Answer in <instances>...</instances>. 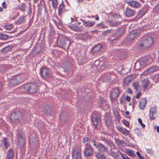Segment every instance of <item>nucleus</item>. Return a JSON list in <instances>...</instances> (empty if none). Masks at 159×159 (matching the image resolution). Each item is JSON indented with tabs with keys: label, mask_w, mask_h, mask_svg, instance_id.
Instances as JSON below:
<instances>
[{
	"label": "nucleus",
	"mask_w": 159,
	"mask_h": 159,
	"mask_svg": "<svg viewBox=\"0 0 159 159\" xmlns=\"http://www.w3.org/2000/svg\"><path fill=\"white\" fill-rule=\"evenodd\" d=\"M152 60V56L150 55L141 58L139 60L140 68L141 69L143 68L145 66L148 65L149 63H151Z\"/></svg>",
	"instance_id": "obj_5"
},
{
	"label": "nucleus",
	"mask_w": 159,
	"mask_h": 159,
	"mask_svg": "<svg viewBox=\"0 0 159 159\" xmlns=\"http://www.w3.org/2000/svg\"><path fill=\"white\" fill-rule=\"evenodd\" d=\"M80 20L84 22V24L85 25V26L86 27L87 26H91L93 25L95 23L94 22H91L89 21H85L82 19Z\"/></svg>",
	"instance_id": "obj_29"
},
{
	"label": "nucleus",
	"mask_w": 159,
	"mask_h": 159,
	"mask_svg": "<svg viewBox=\"0 0 159 159\" xmlns=\"http://www.w3.org/2000/svg\"><path fill=\"white\" fill-rule=\"evenodd\" d=\"M139 33V31H135L131 32L130 34V39L131 40L133 39L135 37L137 36Z\"/></svg>",
	"instance_id": "obj_28"
},
{
	"label": "nucleus",
	"mask_w": 159,
	"mask_h": 159,
	"mask_svg": "<svg viewBox=\"0 0 159 159\" xmlns=\"http://www.w3.org/2000/svg\"><path fill=\"white\" fill-rule=\"evenodd\" d=\"M139 48H146V45L144 43L143 40L142 41V43L139 44Z\"/></svg>",
	"instance_id": "obj_45"
},
{
	"label": "nucleus",
	"mask_w": 159,
	"mask_h": 159,
	"mask_svg": "<svg viewBox=\"0 0 159 159\" xmlns=\"http://www.w3.org/2000/svg\"><path fill=\"white\" fill-rule=\"evenodd\" d=\"M71 67V64L69 62H67L65 63L64 68L65 71H67L70 70Z\"/></svg>",
	"instance_id": "obj_26"
},
{
	"label": "nucleus",
	"mask_w": 159,
	"mask_h": 159,
	"mask_svg": "<svg viewBox=\"0 0 159 159\" xmlns=\"http://www.w3.org/2000/svg\"><path fill=\"white\" fill-rule=\"evenodd\" d=\"M141 92H138L137 93V95L136 96V98L137 99H138L139 98L140 96L141 95Z\"/></svg>",
	"instance_id": "obj_60"
},
{
	"label": "nucleus",
	"mask_w": 159,
	"mask_h": 159,
	"mask_svg": "<svg viewBox=\"0 0 159 159\" xmlns=\"http://www.w3.org/2000/svg\"><path fill=\"white\" fill-rule=\"evenodd\" d=\"M102 61L103 62L100 65V68L102 70L106 69L107 67V62L105 61Z\"/></svg>",
	"instance_id": "obj_33"
},
{
	"label": "nucleus",
	"mask_w": 159,
	"mask_h": 159,
	"mask_svg": "<svg viewBox=\"0 0 159 159\" xmlns=\"http://www.w3.org/2000/svg\"><path fill=\"white\" fill-rule=\"evenodd\" d=\"M127 92L130 94H132L133 93L132 91L131 90L130 88H128V90H127Z\"/></svg>",
	"instance_id": "obj_61"
},
{
	"label": "nucleus",
	"mask_w": 159,
	"mask_h": 159,
	"mask_svg": "<svg viewBox=\"0 0 159 159\" xmlns=\"http://www.w3.org/2000/svg\"><path fill=\"white\" fill-rule=\"evenodd\" d=\"M131 78L129 79L128 77H126L124 80V82L127 84H128L131 82Z\"/></svg>",
	"instance_id": "obj_44"
},
{
	"label": "nucleus",
	"mask_w": 159,
	"mask_h": 159,
	"mask_svg": "<svg viewBox=\"0 0 159 159\" xmlns=\"http://www.w3.org/2000/svg\"><path fill=\"white\" fill-rule=\"evenodd\" d=\"M2 142L5 146V148H7L9 146V144L7 142V139L6 138H4L2 141Z\"/></svg>",
	"instance_id": "obj_37"
},
{
	"label": "nucleus",
	"mask_w": 159,
	"mask_h": 159,
	"mask_svg": "<svg viewBox=\"0 0 159 159\" xmlns=\"http://www.w3.org/2000/svg\"><path fill=\"white\" fill-rule=\"evenodd\" d=\"M93 148H85V149L84 151V156L87 158L90 157L91 156H93Z\"/></svg>",
	"instance_id": "obj_11"
},
{
	"label": "nucleus",
	"mask_w": 159,
	"mask_h": 159,
	"mask_svg": "<svg viewBox=\"0 0 159 159\" xmlns=\"http://www.w3.org/2000/svg\"><path fill=\"white\" fill-rule=\"evenodd\" d=\"M102 62V61H100L98 60H96L94 62V65L97 67H99Z\"/></svg>",
	"instance_id": "obj_46"
},
{
	"label": "nucleus",
	"mask_w": 159,
	"mask_h": 159,
	"mask_svg": "<svg viewBox=\"0 0 159 159\" xmlns=\"http://www.w3.org/2000/svg\"><path fill=\"white\" fill-rule=\"evenodd\" d=\"M120 155L123 158V159H127L126 157V155L124 154H122L121 153H120Z\"/></svg>",
	"instance_id": "obj_62"
},
{
	"label": "nucleus",
	"mask_w": 159,
	"mask_h": 159,
	"mask_svg": "<svg viewBox=\"0 0 159 159\" xmlns=\"http://www.w3.org/2000/svg\"><path fill=\"white\" fill-rule=\"evenodd\" d=\"M86 62V60L83 57L79 58L78 59V62L79 65H83Z\"/></svg>",
	"instance_id": "obj_30"
},
{
	"label": "nucleus",
	"mask_w": 159,
	"mask_h": 159,
	"mask_svg": "<svg viewBox=\"0 0 159 159\" xmlns=\"http://www.w3.org/2000/svg\"><path fill=\"white\" fill-rule=\"evenodd\" d=\"M125 31L124 30L120 29L118 30L116 33L114 35V40H116L119 39L120 36L124 34Z\"/></svg>",
	"instance_id": "obj_15"
},
{
	"label": "nucleus",
	"mask_w": 159,
	"mask_h": 159,
	"mask_svg": "<svg viewBox=\"0 0 159 159\" xmlns=\"http://www.w3.org/2000/svg\"><path fill=\"white\" fill-rule=\"evenodd\" d=\"M14 152L12 149H10L7 152V157L8 159H13L14 157Z\"/></svg>",
	"instance_id": "obj_22"
},
{
	"label": "nucleus",
	"mask_w": 159,
	"mask_h": 159,
	"mask_svg": "<svg viewBox=\"0 0 159 159\" xmlns=\"http://www.w3.org/2000/svg\"><path fill=\"white\" fill-rule=\"evenodd\" d=\"M57 45L58 47L63 48H68L70 45L68 38L65 36L61 35L58 37Z\"/></svg>",
	"instance_id": "obj_2"
},
{
	"label": "nucleus",
	"mask_w": 159,
	"mask_h": 159,
	"mask_svg": "<svg viewBox=\"0 0 159 159\" xmlns=\"http://www.w3.org/2000/svg\"><path fill=\"white\" fill-rule=\"evenodd\" d=\"M21 88L26 93L31 94L36 92L38 89V85L36 83H29L23 85Z\"/></svg>",
	"instance_id": "obj_1"
},
{
	"label": "nucleus",
	"mask_w": 159,
	"mask_h": 159,
	"mask_svg": "<svg viewBox=\"0 0 159 159\" xmlns=\"http://www.w3.org/2000/svg\"><path fill=\"white\" fill-rule=\"evenodd\" d=\"M96 148H99V150H100L103 152H105L106 149V148L104 145L99 143H98V144H97Z\"/></svg>",
	"instance_id": "obj_25"
},
{
	"label": "nucleus",
	"mask_w": 159,
	"mask_h": 159,
	"mask_svg": "<svg viewBox=\"0 0 159 159\" xmlns=\"http://www.w3.org/2000/svg\"><path fill=\"white\" fill-rule=\"evenodd\" d=\"M147 100L146 98H142L141 99L139 102V107L141 109L143 110L145 107V105L147 103Z\"/></svg>",
	"instance_id": "obj_14"
},
{
	"label": "nucleus",
	"mask_w": 159,
	"mask_h": 159,
	"mask_svg": "<svg viewBox=\"0 0 159 159\" xmlns=\"http://www.w3.org/2000/svg\"><path fill=\"white\" fill-rule=\"evenodd\" d=\"M136 154L139 159H144L143 157L141 155L139 152L137 151L136 152Z\"/></svg>",
	"instance_id": "obj_50"
},
{
	"label": "nucleus",
	"mask_w": 159,
	"mask_h": 159,
	"mask_svg": "<svg viewBox=\"0 0 159 159\" xmlns=\"http://www.w3.org/2000/svg\"><path fill=\"white\" fill-rule=\"evenodd\" d=\"M130 99H131L130 97L128 96H126V97L125 98L126 100L128 102H129L130 101Z\"/></svg>",
	"instance_id": "obj_63"
},
{
	"label": "nucleus",
	"mask_w": 159,
	"mask_h": 159,
	"mask_svg": "<svg viewBox=\"0 0 159 159\" xmlns=\"http://www.w3.org/2000/svg\"><path fill=\"white\" fill-rule=\"evenodd\" d=\"M125 13L127 17H130L133 16L135 14L134 11L131 9L127 7Z\"/></svg>",
	"instance_id": "obj_16"
},
{
	"label": "nucleus",
	"mask_w": 159,
	"mask_h": 159,
	"mask_svg": "<svg viewBox=\"0 0 159 159\" xmlns=\"http://www.w3.org/2000/svg\"><path fill=\"white\" fill-rule=\"evenodd\" d=\"M120 93L119 90L117 88L115 89L114 90L113 93H111L110 94L111 98H112L113 99H117Z\"/></svg>",
	"instance_id": "obj_13"
},
{
	"label": "nucleus",
	"mask_w": 159,
	"mask_h": 159,
	"mask_svg": "<svg viewBox=\"0 0 159 159\" xmlns=\"http://www.w3.org/2000/svg\"><path fill=\"white\" fill-rule=\"evenodd\" d=\"M5 28L7 30H10L13 27V26L12 24H9V25H6L4 26Z\"/></svg>",
	"instance_id": "obj_42"
},
{
	"label": "nucleus",
	"mask_w": 159,
	"mask_h": 159,
	"mask_svg": "<svg viewBox=\"0 0 159 159\" xmlns=\"http://www.w3.org/2000/svg\"><path fill=\"white\" fill-rule=\"evenodd\" d=\"M125 153L129 156L132 157H135V154L134 153V151L129 149H127Z\"/></svg>",
	"instance_id": "obj_31"
},
{
	"label": "nucleus",
	"mask_w": 159,
	"mask_h": 159,
	"mask_svg": "<svg viewBox=\"0 0 159 159\" xmlns=\"http://www.w3.org/2000/svg\"><path fill=\"white\" fill-rule=\"evenodd\" d=\"M133 86L134 88H140V85L138 82H134L133 84Z\"/></svg>",
	"instance_id": "obj_55"
},
{
	"label": "nucleus",
	"mask_w": 159,
	"mask_h": 159,
	"mask_svg": "<svg viewBox=\"0 0 159 159\" xmlns=\"http://www.w3.org/2000/svg\"><path fill=\"white\" fill-rule=\"evenodd\" d=\"M154 9L156 12H159V6L158 4H157L155 7Z\"/></svg>",
	"instance_id": "obj_54"
},
{
	"label": "nucleus",
	"mask_w": 159,
	"mask_h": 159,
	"mask_svg": "<svg viewBox=\"0 0 159 159\" xmlns=\"http://www.w3.org/2000/svg\"><path fill=\"white\" fill-rule=\"evenodd\" d=\"M18 139L20 140H25L24 135L21 133H19L17 135Z\"/></svg>",
	"instance_id": "obj_40"
},
{
	"label": "nucleus",
	"mask_w": 159,
	"mask_h": 159,
	"mask_svg": "<svg viewBox=\"0 0 159 159\" xmlns=\"http://www.w3.org/2000/svg\"><path fill=\"white\" fill-rule=\"evenodd\" d=\"M44 108V111L45 113L49 115L51 113L52 111V105L51 104H44L43 106Z\"/></svg>",
	"instance_id": "obj_9"
},
{
	"label": "nucleus",
	"mask_w": 159,
	"mask_h": 159,
	"mask_svg": "<svg viewBox=\"0 0 159 159\" xmlns=\"http://www.w3.org/2000/svg\"><path fill=\"white\" fill-rule=\"evenodd\" d=\"M84 78L83 76L80 75H79L78 77L75 79V80L77 82H80Z\"/></svg>",
	"instance_id": "obj_43"
},
{
	"label": "nucleus",
	"mask_w": 159,
	"mask_h": 159,
	"mask_svg": "<svg viewBox=\"0 0 159 159\" xmlns=\"http://www.w3.org/2000/svg\"><path fill=\"white\" fill-rule=\"evenodd\" d=\"M117 129L123 134L125 135H127L129 134V130L125 128H123L122 127L119 126L117 127Z\"/></svg>",
	"instance_id": "obj_20"
},
{
	"label": "nucleus",
	"mask_w": 159,
	"mask_h": 159,
	"mask_svg": "<svg viewBox=\"0 0 159 159\" xmlns=\"http://www.w3.org/2000/svg\"><path fill=\"white\" fill-rule=\"evenodd\" d=\"M98 155L96 156V157L98 159H105V156L104 154L102 155V154H100V157L98 156Z\"/></svg>",
	"instance_id": "obj_48"
},
{
	"label": "nucleus",
	"mask_w": 159,
	"mask_h": 159,
	"mask_svg": "<svg viewBox=\"0 0 159 159\" xmlns=\"http://www.w3.org/2000/svg\"><path fill=\"white\" fill-rule=\"evenodd\" d=\"M106 101L103 98H101L99 100V106L100 107L102 108L105 105Z\"/></svg>",
	"instance_id": "obj_32"
},
{
	"label": "nucleus",
	"mask_w": 159,
	"mask_h": 159,
	"mask_svg": "<svg viewBox=\"0 0 159 159\" xmlns=\"http://www.w3.org/2000/svg\"><path fill=\"white\" fill-rule=\"evenodd\" d=\"M143 40L144 43L146 48L150 47L153 44L154 41L153 38L152 36L146 37Z\"/></svg>",
	"instance_id": "obj_8"
},
{
	"label": "nucleus",
	"mask_w": 159,
	"mask_h": 159,
	"mask_svg": "<svg viewBox=\"0 0 159 159\" xmlns=\"http://www.w3.org/2000/svg\"><path fill=\"white\" fill-rule=\"evenodd\" d=\"M12 48V45H8V46L4 47L1 50V52L2 53H5L6 52H8L11 51Z\"/></svg>",
	"instance_id": "obj_19"
},
{
	"label": "nucleus",
	"mask_w": 159,
	"mask_h": 159,
	"mask_svg": "<svg viewBox=\"0 0 159 159\" xmlns=\"http://www.w3.org/2000/svg\"><path fill=\"white\" fill-rule=\"evenodd\" d=\"M127 3L130 6L135 8H138L141 5L139 2L134 0L129 1L127 2Z\"/></svg>",
	"instance_id": "obj_12"
},
{
	"label": "nucleus",
	"mask_w": 159,
	"mask_h": 159,
	"mask_svg": "<svg viewBox=\"0 0 159 159\" xmlns=\"http://www.w3.org/2000/svg\"><path fill=\"white\" fill-rule=\"evenodd\" d=\"M154 78L156 80L159 79V75L158 74H156L154 76Z\"/></svg>",
	"instance_id": "obj_64"
},
{
	"label": "nucleus",
	"mask_w": 159,
	"mask_h": 159,
	"mask_svg": "<svg viewBox=\"0 0 159 159\" xmlns=\"http://www.w3.org/2000/svg\"><path fill=\"white\" fill-rule=\"evenodd\" d=\"M41 48L40 47H36L35 49L36 51V53H37L39 54L41 51Z\"/></svg>",
	"instance_id": "obj_51"
},
{
	"label": "nucleus",
	"mask_w": 159,
	"mask_h": 159,
	"mask_svg": "<svg viewBox=\"0 0 159 159\" xmlns=\"http://www.w3.org/2000/svg\"><path fill=\"white\" fill-rule=\"evenodd\" d=\"M50 70L48 67H42L40 70V74L42 77L45 78H49L52 76L50 73Z\"/></svg>",
	"instance_id": "obj_6"
},
{
	"label": "nucleus",
	"mask_w": 159,
	"mask_h": 159,
	"mask_svg": "<svg viewBox=\"0 0 159 159\" xmlns=\"http://www.w3.org/2000/svg\"><path fill=\"white\" fill-rule=\"evenodd\" d=\"M58 4L57 0H52V6L53 8L56 9Z\"/></svg>",
	"instance_id": "obj_39"
},
{
	"label": "nucleus",
	"mask_w": 159,
	"mask_h": 159,
	"mask_svg": "<svg viewBox=\"0 0 159 159\" xmlns=\"http://www.w3.org/2000/svg\"><path fill=\"white\" fill-rule=\"evenodd\" d=\"M88 141L90 142L91 140L89 139V138L88 137H85L83 138V142L84 143H85L86 142H88Z\"/></svg>",
	"instance_id": "obj_52"
},
{
	"label": "nucleus",
	"mask_w": 159,
	"mask_h": 159,
	"mask_svg": "<svg viewBox=\"0 0 159 159\" xmlns=\"http://www.w3.org/2000/svg\"><path fill=\"white\" fill-rule=\"evenodd\" d=\"M18 141L19 144L20 146V147L21 148H23L26 144L25 142V139L23 140H20V139H19Z\"/></svg>",
	"instance_id": "obj_38"
},
{
	"label": "nucleus",
	"mask_w": 159,
	"mask_h": 159,
	"mask_svg": "<svg viewBox=\"0 0 159 159\" xmlns=\"http://www.w3.org/2000/svg\"><path fill=\"white\" fill-rule=\"evenodd\" d=\"M156 70L155 68L153 67H150L145 72L147 74H148L149 73H152L155 71Z\"/></svg>",
	"instance_id": "obj_41"
},
{
	"label": "nucleus",
	"mask_w": 159,
	"mask_h": 159,
	"mask_svg": "<svg viewBox=\"0 0 159 159\" xmlns=\"http://www.w3.org/2000/svg\"><path fill=\"white\" fill-rule=\"evenodd\" d=\"M72 155L73 159H77L81 157V152L79 151H77L76 148H73L72 150Z\"/></svg>",
	"instance_id": "obj_10"
},
{
	"label": "nucleus",
	"mask_w": 159,
	"mask_h": 159,
	"mask_svg": "<svg viewBox=\"0 0 159 159\" xmlns=\"http://www.w3.org/2000/svg\"><path fill=\"white\" fill-rule=\"evenodd\" d=\"M138 121L139 123L142 126V127L143 128H144L145 127V125L143 123L142 120L140 118H139L138 119Z\"/></svg>",
	"instance_id": "obj_49"
},
{
	"label": "nucleus",
	"mask_w": 159,
	"mask_h": 159,
	"mask_svg": "<svg viewBox=\"0 0 159 159\" xmlns=\"http://www.w3.org/2000/svg\"><path fill=\"white\" fill-rule=\"evenodd\" d=\"M122 122H123V123L127 127H128L129 125V123L125 119L123 120L122 121Z\"/></svg>",
	"instance_id": "obj_47"
},
{
	"label": "nucleus",
	"mask_w": 159,
	"mask_h": 159,
	"mask_svg": "<svg viewBox=\"0 0 159 159\" xmlns=\"http://www.w3.org/2000/svg\"><path fill=\"white\" fill-rule=\"evenodd\" d=\"M22 119V115L20 111L12 112L10 117V119L11 123H18Z\"/></svg>",
	"instance_id": "obj_3"
},
{
	"label": "nucleus",
	"mask_w": 159,
	"mask_h": 159,
	"mask_svg": "<svg viewBox=\"0 0 159 159\" xmlns=\"http://www.w3.org/2000/svg\"><path fill=\"white\" fill-rule=\"evenodd\" d=\"M85 145H86V147H85V148H93L92 147L91 145L89 144H86Z\"/></svg>",
	"instance_id": "obj_59"
},
{
	"label": "nucleus",
	"mask_w": 159,
	"mask_h": 159,
	"mask_svg": "<svg viewBox=\"0 0 159 159\" xmlns=\"http://www.w3.org/2000/svg\"><path fill=\"white\" fill-rule=\"evenodd\" d=\"M127 57V53L125 52H120L119 55V57L120 59L121 60H123L124 59L126 58Z\"/></svg>",
	"instance_id": "obj_27"
},
{
	"label": "nucleus",
	"mask_w": 159,
	"mask_h": 159,
	"mask_svg": "<svg viewBox=\"0 0 159 159\" xmlns=\"http://www.w3.org/2000/svg\"><path fill=\"white\" fill-rule=\"evenodd\" d=\"M24 17L23 16L22 17H20V18L18 20L17 22L19 24H21L23 21V20L24 19Z\"/></svg>",
	"instance_id": "obj_53"
},
{
	"label": "nucleus",
	"mask_w": 159,
	"mask_h": 159,
	"mask_svg": "<svg viewBox=\"0 0 159 159\" xmlns=\"http://www.w3.org/2000/svg\"><path fill=\"white\" fill-rule=\"evenodd\" d=\"M65 7V5L63 2V1H62V3L60 4L58 8V15L60 16L62 13H63L64 12V11H63L62 10L63 8Z\"/></svg>",
	"instance_id": "obj_24"
},
{
	"label": "nucleus",
	"mask_w": 159,
	"mask_h": 159,
	"mask_svg": "<svg viewBox=\"0 0 159 159\" xmlns=\"http://www.w3.org/2000/svg\"><path fill=\"white\" fill-rule=\"evenodd\" d=\"M111 119L110 118H109L107 119L105 118V123L106 126L108 128L111 125Z\"/></svg>",
	"instance_id": "obj_34"
},
{
	"label": "nucleus",
	"mask_w": 159,
	"mask_h": 159,
	"mask_svg": "<svg viewBox=\"0 0 159 159\" xmlns=\"http://www.w3.org/2000/svg\"><path fill=\"white\" fill-rule=\"evenodd\" d=\"M2 6L4 8H7V4L5 2H4L2 3Z\"/></svg>",
	"instance_id": "obj_57"
},
{
	"label": "nucleus",
	"mask_w": 159,
	"mask_h": 159,
	"mask_svg": "<svg viewBox=\"0 0 159 159\" xmlns=\"http://www.w3.org/2000/svg\"><path fill=\"white\" fill-rule=\"evenodd\" d=\"M134 132L135 134H137L138 137L141 136V133L140 130L139 128H136L134 129Z\"/></svg>",
	"instance_id": "obj_35"
},
{
	"label": "nucleus",
	"mask_w": 159,
	"mask_h": 159,
	"mask_svg": "<svg viewBox=\"0 0 159 159\" xmlns=\"http://www.w3.org/2000/svg\"><path fill=\"white\" fill-rule=\"evenodd\" d=\"M146 13V9L144 8H142L138 12L137 16L138 18H140L143 16Z\"/></svg>",
	"instance_id": "obj_23"
},
{
	"label": "nucleus",
	"mask_w": 159,
	"mask_h": 159,
	"mask_svg": "<svg viewBox=\"0 0 159 159\" xmlns=\"http://www.w3.org/2000/svg\"><path fill=\"white\" fill-rule=\"evenodd\" d=\"M103 48L102 45L101 43H98L91 48L90 52L94 55H98L102 52Z\"/></svg>",
	"instance_id": "obj_4"
},
{
	"label": "nucleus",
	"mask_w": 159,
	"mask_h": 159,
	"mask_svg": "<svg viewBox=\"0 0 159 159\" xmlns=\"http://www.w3.org/2000/svg\"><path fill=\"white\" fill-rule=\"evenodd\" d=\"M99 116L98 115H94L92 118V124L93 126H96L98 125Z\"/></svg>",
	"instance_id": "obj_18"
},
{
	"label": "nucleus",
	"mask_w": 159,
	"mask_h": 159,
	"mask_svg": "<svg viewBox=\"0 0 159 159\" xmlns=\"http://www.w3.org/2000/svg\"><path fill=\"white\" fill-rule=\"evenodd\" d=\"M14 36H9L6 34L2 33H0V39L1 40H6L9 38H12Z\"/></svg>",
	"instance_id": "obj_21"
},
{
	"label": "nucleus",
	"mask_w": 159,
	"mask_h": 159,
	"mask_svg": "<svg viewBox=\"0 0 159 159\" xmlns=\"http://www.w3.org/2000/svg\"><path fill=\"white\" fill-rule=\"evenodd\" d=\"M70 29L76 31H81L82 30V26H78L75 24H72L68 26Z\"/></svg>",
	"instance_id": "obj_17"
},
{
	"label": "nucleus",
	"mask_w": 159,
	"mask_h": 159,
	"mask_svg": "<svg viewBox=\"0 0 159 159\" xmlns=\"http://www.w3.org/2000/svg\"><path fill=\"white\" fill-rule=\"evenodd\" d=\"M68 114L65 111H63L59 116V121L61 123L64 124L68 120Z\"/></svg>",
	"instance_id": "obj_7"
},
{
	"label": "nucleus",
	"mask_w": 159,
	"mask_h": 159,
	"mask_svg": "<svg viewBox=\"0 0 159 159\" xmlns=\"http://www.w3.org/2000/svg\"><path fill=\"white\" fill-rule=\"evenodd\" d=\"M25 7L24 5H22L20 7V9L23 11H24L25 10Z\"/></svg>",
	"instance_id": "obj_58"
},
{
	"label": "nucleus",
	"mask_w": 159,
	"mask_h": 159,
	"mask_svg": "<svg viewBox=\"0 0 159 159\" xmlns=\"http://www.w3.org/2000/svg\"><path fill=\"white\" fill-rule=\"evenodd\" d=\"M97 26H99L101 28H104L106 27L104 25L102 24V23H101L100 24L97 25Z\"/></svg>",
	"instance_id": "obj_56"
},
{
	"label": "nucleus",
	"mask_w": 159,
	"mask_h": 159,
	"mask_svg": "<svg viewBox=\"0 0 159 159\" xmlns=\"http://www.w3.org/2000/svg\"><path fill=\"white\" fill-rule=\"evenodd\" d=\"M115 140L116 143L117 144V145L119 146L123 143H124L126 144V143L123 141V140H120L119 139H117L116 138H115Z\"/></svg>",
	"instance_id": "obj_36"
}]
</instances>
